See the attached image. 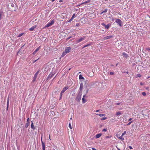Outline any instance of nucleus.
Segmentation results:
<instances>
[{"label": "nucleus", "mask_w": 150, "mask_h": 150, "mask_svg": "<svg viewBox=\"0 0 150 150\" xmlns=\"http://www.w3.org/2000/svg\"><path fill=\"white\" fill-rule=\"evenodd\" d=\"M140 85H143V83H142V82L140 83Z\"/></svg>", "instance_id": "54"}, {"label": "nucleus", "mask_w": 150, "mask_h": 150, "mask_svg": "<svg viewBox=\"0 0 150 150\" xmlns=\"http://www.w3.org/2000/svg\"><path fill=\"white\" fill-rule=\"evenodd\" d=\"M36 25L35 26H33L30 28L29 29V30L30 31H33L34 30V29L36 28Z\"/></svg>", "instance_id": "16"}, {"label": "nucleus", "mask_w": 150, "mask_h": 150, "mask_svg": "<svg viewBox=\"0 0 150 150\" xmlns=\"http://www.w3.org/2000/svg\"><path fill=\"white\" fill-rule=\"evenodd\" d=\"M142 94L143 96H145L146 95V93L145 92H142Z\"/></svg>", "instance_id": "35"}, {"label": "nucleus", "mask_w": 150, "mask_h": 150, "mask_svg": "<svg viewBox=\"0 0 150 150\" xmlns=\"http://www.w3.org/2000/svg\"><path fill=\"white\" fill-rule=\"evenodd\" d=\"M147 50H150V48H147Z\"/></svg>", "instance_id": "57"}, {"label": "nucleus", "mask_w": 150, "mask_h": 150, "mask_svg": "<svg viewBox=\"0 0 150 150\" xmlns=\"http://www.w3.org/2000/svg\"><path fill=\"white\" fill-rule=\"evenodd\" d=\"M110 75H113L114 74V73L113 72H110Z\"/></svg>", "instance_id": "41"}, {"label": "nucleus", "mask_w": 150, "mask_h": 150, "mask_svg": "<svg viewBox=\"0 0 150 150\" xmlns=\"http://www.w3.org/2000/svg\"><path fill=\"white\" fill-rule=\"evenodd\" d=\"M40 47L39 46L38 48H37V49L35 50V51L36 52H37L40 49Z\"/></svg>", "instance_id": "24"}, {"label": "nucleus", "mask_w": 150, "mask_h": 150, "mask_svg": "<svg viewBox=\"0 0 150 150\" xmlns=\"http://www.w3.org/2000/svg\"><path fill=\"white\" fill-rule=\"evenodd\" d=\"M116 22L120 26H122V21L119 19H117Z\"/></svg>", "instance_id": "4"}, {"label": "nucleus", "mask_w": 150, "mask_h": 150, "mask_svg": "<svg viewBox=\"0 0 150 150\" xmlns=\"http://www.w3.org/2000/svg\"><path fill=\"white\" fill-rule=\"evenodd\" d=\"M23 34V33H21V34H20L18 36V37H21V36H22Z\"/></svg>", "instance_id": "27"}, {"label": "nucleus", "mask_w": 150, "mask_h": 150, "mask_svg": "<svg viewBox=\"0 0 150 150\" xmlns=\"http://www.w3.org/2000/svg\"><path fill=\"white\" fill-rule=\"evenodd\" d=\"M67 53L64 51L63 53H62V55H61V57H63Z\"/></svg>", "instance_id": "19"}, {"label": "nucleus", "mask_w": 150, "mask_h": 150, "mask_svg": "<svg viewBox=\"0 0 150 150\" xmlns=\"http://www.w3.org/2000/svg\"><path fill=\"white\" fill-rule=\"evenodd\" d=\"M63 1L62 0H60L59 1V2H62Z\"/></svg>", "instance_id": "58"}, {"label": "nucleus", "mask_w": 150, "mask_h": 150, "mask_svg": "<svg viewBox=\"0 0 150 150\" xmlns=\"http://www.w3.org/2000/svg\"><path fill=\"white\" fill-rule=\"evenodd\" d=\"M111 21L112 22H114V19L113 18H112L111 19Z\"/></svg>", "instance_id": "50"}, {"label": "nucleus", "mask_w": 150, "mask_h": 150, "mask_svg": "<svg viewBox=\"0 0 150 150\" xmlns=\"http://www.w3.org/2000/svg\"><path fill=\"white\" fill-rule=\"evenodd\" d=\"M113 37V36L112 35H109L108 36H107L106 37H105L103 38V40H105L108 39H110L111 38H112Z\"/></svg>", "instance_id": "6"}, {"label": "nucleus", "mask_w": 150, "mask_h": 150, "mask_svg": "<svg viewBox=\"0 0 150 150\" xmlns=\"http://www.w3.org/2000/svg\"><path fill=\"white\" fill-rule=\"evenodd\" d=\"M132 122V121H131L130 122H129V123H128L127 124V125H130L131 123Z\"/></svg>", "instance_id": "40"}, {"label": "nucleus", "mask_w": 150, "mask_h": 150, "mask_svg": "<svg viewBox=\"0 0 150 150\" xmlns=\"http://www.w3.org/2000/svg\"><path fill=\"white\" fill-rule=\"evenodd\" d=\"M122 55L124 56L126 59L128 58V56L127 54L125 52H124L122 53Z\"/></svg>", "instance_id": "14"}, {"label": "nucleus", "mask_w": 150, "mask_h": 150, "mask_svg": "<svg viewBox=\"0 0 150 150\" xmlns=\"http://www.w3.org/2000/svg\"><path fill=\"white\" fill-rule=\"evenodd\" d=\"M92 149L93 150H96L95 148H92Z\"/></svg>", "instance_id": "56"}, {"label": "nucleus", "mask_w": 150, "mask_h": 150, "mask_svg": "<svg viewBox=\"0 0 150 150\" xmlns=\"http://www.w3.org/2000/svg\"><path fill=\"white\" fill-rule=\"evenodd\" d=\"M39 72V71H38L35 74V76L36 77V76H37V75L38 74V73Z\"/></svg>", "instance_id": "33"}, {"label": "nucleus", "mask_w": 150, "mask_h": 150, "mask_svg": "<svg viewBox=\"0 0 150 150\" xmlns=\"http://www.w3.org/2000/svg\"><path fill=\"white\" fill-rule=\"evenodd\" d=\"M107 119V118L106 117H105L104 118H102L101 120H104Z\"/></svg>", "instance_id": "43"}, {"label": "nucleus", "mask_w": 150, "mask_h": 150, "mask_svg": "<svg viewBox=\"0 0 150 150\" xmlns=\"http://www.w3.org/2000/svg\"><path fill=\"white\" fill-rule=\"evenodd\" d=\"M32 123L31 124V127L32 129L33 130H35V127L34 125H33V123L32 121L31 122Z\"/></svg>", "instance_id": "11"}, {"label": "nucleus", "mask_w": 150, "mask_h": 150, "mask_svg": "<svg viewBox=\"0 0 150 150\" xmlns=\"http://www.w3.org/2000/svg\"><path fill=\"white\" fill-rule=\"evenodd\" d=\"M112 137V136H107L105 137V138L106 139H108V138H111Z\"/></svg>", "instance_id": "30"}, {"label": "nucleus", "mask_w": 150, "mask_h": 150, "mask_svg": "<svg viewBox=\"0 0 150 150\" xmlns=\"http://www.w3.org/2000/svg\"><path fill=\"white\" fill-rule=\"evenodd\" d=\"M129 148L130 149H132V147L131 146H129Z\"/></svg>", "instance_id": "46"}, {"label": "nucleus", "mask_w": 150, "mask_h": 150, "mask_svg": "<svg viewBox=\"0 0 150 150\" xmlns=\"http://www.w3.org/2000/svg\"><path fill=\"white\" fill-rule=\"evenodd\" d=\"M132 118H129V120H128V121H131V120H132Z\"/></svg>", "instance_id": "52"}, {"label": "nucleus", "mask_w": 150, "mask_h": 150, "mask_svg": "<svg viewBox=\"0 0 150 150\" xmlns=\"http://www.w3.org/2000/svg\"><path fill=\"white\" fill-rule=\"evenodd\" d=\"M102 135V134L101 133H99L97 134L96 135V138H99Z\"/></svg>", "instance_id": "15"}, {"label": "nucleus", "mask_w": 150, "mask_h": 150, "mask_svg": "<svg viewBox=\"0 0 150 150\" xmlns=\"http://www.w3.org/2000/svg\"><path fill=\"white\" fill-rule=\"evenodd\" d=\"M1 13H0V20H1Z\"/></svg>", "instance_id": "53"}, {"label": "nucleus", "mask_w": 150, "mask_h": 150, "mask_svg": "<svg viewBox=\"0 0 150 150\" xmlns=\"http://www.w3.org/2000/svg\"><path fill=\"white\" fill-rule=\"evenodd\" d=\"M72 119V116H71V117L70 118V120H71Z\"/></svg>", "instance_id": "61"}, {"label": "nucleus", "mask_w": 150, "mask_h": 150, "mask_svg": "<svg viewBox=\"0 0 150 150\" xmlns=\"http://www.w3.org/2000/svg\"><path fill=\"white\" fill-rule=\"evenodd\" d=\"M36 52H35V51L33 52V55H34V54H36Z\"/></svg>", "instance_id": "48"}, {"label": "nucleus", "mask_w": 150, "mask_h": 150, "mask_svg": "<svg viewBox=\"0 0 150 150\" xmlns=\"http://www.w3.org/2000/svg\"><path fill=\"white\" fill-rule=\"evenodd\" d=\"M73 20V19H72V18H71L68 21L69 22H70L72 20Z\"/></svg>", "instance_id": "42"}, {"label": "nucleus", "mask_w": 150, "mask_h": 150, "mask_svg": "<svg viewBox=\"0 0 150 150\" xmlns=\"http://www.w3.org/2000/svg\"><path fill=\"white\" fill-rule=\"evenodd\" d=\"M107 9H105V10L103 11V12H102L101 13V14H103V13H105V12H107Z\"/></svg>", "instance_id": "25"}, {"label": "nucleus", "mask_w": 150, "mask_h": 150, "mask_svg": "<svg viewBox=\"0 0 150 150\" xmlns=\"http://www.w3.org/2000/svg\"><path fill=\"white\" fill-rule=\"evenodd\" d=\"M41 141L42 149V150H45V142L42 141V136H41Z\"/></svg>", "instance_id": "2"}, {"label": "nucleus", "mask_w": 150, "mask_h": 150, "mask_svg": "<svg viewBox=\"0 0 150 150\" xmlns=\"http://www.w3.org/2000/svg\"><path fill=\"white\" fill-rule=\"evenodd\" d=\"M92 44V42H90L89 44H87L83 46V47L82 48H84L85 47H88L91 45Z\"/></svg>", "instance_id": "13"}, {"label": "nucleus", "mask_w": 150, "mask_h": 150, "mask_svg": "<svg viewBox=\"0 0 150 150\" xmlns=\"http://www.w3.org/2000/svg\"><path fill=\"white\" fill-rule=\"evenodd\" d=\"M79 78L80 79H83L84 80V78L83 77L82 75L81 74L79 76Z\"/></svg>", "instance_id": "17"}, {"label": "nucleus", "mask_w": 150, "mask_h": 150, "mask_svg": "<svg viewBox=\"0 0 150 150\" xmlns=\"http://www.w3.org/2000/svg\"><path fill=\"white\" fill-rule=\"evenodd\" d=\"M69 88V87L68 86H66L64 87L62 91L61 92V93H64L66 90L68 89Z\"/></svg>", "instance_id": "7"}, {"label": "nucleus", "mask_w": 150, "mask_h": 150, "mask_svg": "<svg viewBox=\"0 0 150 150\" xmlns=\"http://www.w3.org/2000/svg\"><path fill=\"white\" fill-rule=\"evenodd\" d=\"M37 77V76H36V77L35 76V75H34V78L33 79V82H34L35 80L36 79Z\"/></svg>", "instance_id": "37"}, {"label": "nucleus", "mask_w": 150, "mask_h": 150, "mask_svg": "<svg viewBox=\"0 0 150 150\" xmlns=\"http://www.w3.org/2000/svg\"><path fill=\"white\" fill-rule=\"evenodd\" d=\"M96 115H99L100 117H102L103 116H105V115L104 114H97Z\"/></svg>", "instance_id": "18"}, {"label": "nucleus", "mask_w": 150, "mask_h": 150, "mask_svg": "<svg viewBox=\"0 0 150 150\" xmlns=\"http://www.w3.org/2000/svg\"><path fill=\"white\" fill-rule=\"evenodd\" d=\"M88 89H87L86 90V93H88Z\"/></svg>", "instance_id": "47"}, {"label": "nucleus", "mask_w": 150, "mask_h": 150, "mask_svg": "<svg viewBox=\"0 0 150 150\" xmlns=\"http://www.w3.org/2000/svg\"><path fill=\"white\" fill-rule=\"evenodd\" d=\"M69 128L70 129H72L71 126V125L70 123H69Z\"/></svg>", "instance_id": "34"}, {"label": "nucleus", "mask_w": 150, "mask_h": 150, "mask_svg": "<svg viewBox=\"0 0 150 150\" xmlns=\"http://www.w3.org/2000/svg\"><path fill=\"white\" fill-rule=\"evenodd\" d=\"M29 118H28L27 119V122H29Z\"/></svg>", "instance_id": "51"}, {"label": "nucleus", "mask_w": 150, "mask_h": 150, "mask_svg": "<svg viewBox=\"0 0 150 150\" xmlns=\"http://www.w3.org/2000/svg\"><path fill=\"white\" fill-rule=\"evenodd\" d=\"M86 38V37L85 36H83V37H81L79 39L77 40L76 41V43H79L81 41L84 40Z\"/></svg>", "instance_id": "3"}, {"label": "nucleus", "mask_w": 150, "mask_h": 150, "mask_svg": "<svg viewBox=\"0 0 150 150\" xmlns=\"http://www.w3.org/2000/svg\"><path fill=\"white\" fill-rule=\"evenodd\" d=\"M121 114V113L120 112H117L116 113V115L117 116H119Z\"/></svg>", "instance_id": "23"}, {"label": "nucleus", "mask_w": 150, "mask_h": 150, "mask_svg": "<svg viewBox=\"0 0 150 150\" xmlns=\"http://www.w3.org/2000/svg\"><path fill=\"white\" fill-rule=\"evenodd\" d=\"M71 48L70 47H68L66 48L65 51L67 53L70 52Z\"/></svg>", "instance_id": "5"}, {"label": "nucleus", "mask_w": 150, "mask_h": 150, "mask_svg": "<svg viewBox=\"0 0 150 150\" xmlns=\"http://www.w3.org/2000/svg\"><path fill=\"white\" fill-rule=\"evenodd\" d=\"M91 1L90 0H88L87 1H86L82 3L81 4H86L88 3H89Z\"/></svg>", "instance_id": "20"}, {"label": "nucleus", "mask_w": 150, "mask_h": 150, "mask_svg": "<svg viewBox=\"0 0 150 150\" xmlns=\"http://www.w3.org/2000/svg\"><path fill=\"white\" fill-rule=\"evenodd\" d=\"M123 136H120V137H117L119 138V139H120L122 141H123L124 140V139L123 137H122Z\"/></svg>", "instance_id": "21"}, {"label": "nucleus", "mask_w": 150, "mask_h": 150, "mask_svg": "<svg viewBox=\"0 0 150 150\" xmlns=\"http://www.w3.org/2000/svg\"><path fill=\"white\" fill-rule=\"evenodd\" d=\"M39 59V58H38V59H37V60H35L34 61H33V63H34L35 62H36L37 61V60L38 59Z\"/></svg>", "instance_id": "44"}, {"label": "nucleus", "mask_w": 150, "mask_h": 150, "mask_svg": "<svg viewBox=\"0 0 150 150\" xmlns=\"http://www.w3.org/2000/svg\"><path fill=\"white\" fill-rule=\"evenodd\" d=\"M150 78V76H149L148 78H147V79H149Z\"/></svg>", "instance_id": "63"}, {"label": "nucleus", "mask_w": 150, "mask_h": 150, "mask_svg": "<svg viewBox=\"0 0 150 150\" xmlns=\"http://www.w3.org/2000/svg\"><path fill=\"white\" fill-rule=\"evenodd\" d=\"M75 13H74L73 15L71 18H72V19H73L75 17Z\"/></svg>", "instance_id": "32"}, {"label": "nucleus", "mask_w": 150, "mask_h": 150, "mask_svg": "<svg viewBox=\"0 0 150 150\" xmlns=\"http://www.w3.org/2000/svg\"><path fill=\"white\" fill-rule=\"evenodd\" d=\"M107 131V129H103L102 131V132H106Z\"/></svg>", "instance_id": "38"}, {"label": "nucleus", "mask_w": 150, "mask_h": 150, "mask_svg": "<svg viewBox=\"0 0 150 150\" xmlns=\"http://www.w3.org/2000/svg\"><path fill=\"white\" fill-rule=\"evenodd\" d=\"M79 23H76V26H79Z\"/></svg>", "instance_id": "45"}, {"label": "nucleus", "mask_w": 150, "mask_h": 150, "mask_svg": "<svg viewBox=\"0 0 150 150\" xmlns=\"http://www.w3.org/2000/svg\"><path fill=\"white\" fill-rule=\"evenodd\" d=\"M30 125L29 122H27L26 124L25 127H27Z\"/></svg>", "instance_id": "28"}, {"label": "nucleus", "mask_w": 150, "mask_h": 150, "mask_svg": "<svg viewBox=\"0 0 150 150\" xmlns=\"http://www.w3.org/2000/svg\"><path fill=\"white\" fill-rule=\"evenodd\" d=\"M9 97H8V99H7V108L8 109V104H9Z\"/></svg>", "instance_id": "22"}, {"label": "nucleus", "mask_w": 150, "mask_h": 150, "mask_svg": "<svg viewBox=\"0 0 150 150\" xmlns=\"http://www.w3.org/2000/svg\"><path fill=\"white\" fill-rule=\"evenodd\" d=\"M120 104V103H116V105H119Z\"/></svg>", "instance_id": "49"}, {"label": "nucleus", "mask_w": 150, "mask_h": 150, "mask_svg": "<svg viewBox=\"0 0 150 150\" xmlns=\"http://www.w3.org/2000/svg\"><path fill=\"white\" fill-rule=\"evenodd\" d=\"M83 83H81L80 84V88H79V90L81 92L82 91L83 88Z\"/></svg>", "instance_id": "9"}, {"label": "nucleus", "mask_w": 150, "mask_h": 150, "mask_svg": "<svg viewBox=\"0 0 150 150\" xmlns=\"http://www.w3.org/2000/svg\"><path fill=\"white\" fill-rule=\"evenodd\" d=\"M49 139H50V140H51V139H50V135H49Z\"/></svg>", "instance_id": "60"}, {"label": "nucleus", "mask_w": 150, "mask_h": 150, "mask_svg": "<svg viewBox=\"0 0 150 150\" xmlns=\"http://www.w3.org/2000/svg\"><path fill=\"white\" fill-rule=\"evenodd\" d=\"M126 133V131H125L122 134V136H123Z\"/></svg>", "instance_id": "36"}, {"label": "nucleus", "mask_w": 150, "mask_h": 150, "mask_svg": "<svg viewBox=\"0 0 150 150\" xmlns=\"http://www.w3.org/2000/svg\"><path fill=\"white\" fill-rule=\"evenodd\" d=\"M51 1H52V2H53L55 0H51Z\"/></svg>", "instance_id": "59"}, {"label": "nucleus", "mask_w": 150, "mask_h": 150, "mask_svg": "<svg viewBox=\"0 0 150 150\" xmlns=\"http://www.w3.org/2000/svg\"><path fill=\"white\" fill-rule=\"evenodd\" d=\"M103 25L105 26V28L106 29H108L110 26V25L109 24H108L107 25H105L104 23L102 24Z\"/></svg>", "instance_id": "8"}, {"label": "nucleus", "mask_w": 150, "mask_h": 150, "mask_svg": "<svg viewBox=\"0 0 150 150\" xmlns=\"http://www.w3.org/2000/svg\"><path fill=\"white\" fill-rule=\"evenodd\" d=\"M72 37V36H70L67 38V40H68Z\"/></svg>", "instance_id": "39"}, {"label": "nucleus", "mask_w": 150, "mask_h": 150, "mask_svg": "<svg viewBox=\"0 0 150 150\" xmlns=\"http://www.w3.org/2000/svg\"><path fill=\"white\" fill-rule=\"evenodd\" d=\"M53 75H54V74H52L51 73V74H50L48 76H49V77H50V78H51L53 76Z\"/></svg>", "instance_id": "29"}, {"label": "nucleus", "mask_w": 150, "mask_h": 150, "mask_svg": "<svg viewBox=\"0 0 150 150\" xmlns=\"http://www.w3.org/2000/svg\"><path fill=\"white\" fill-rule=\"evenodd\" d=\"M49 22L51 24V25H52L54 23V21L53 20H52V21Z\"/></svg>", "instance_id": "26"}, {"label": "nucleus", "mask_w": 150, "mask_h": 150, "mask_svg": "<svg viewBox=\"0 0 150 150\" xmlns=\"http://www.w3.org/2000/svg\"><path fill=\"white\" fill-rule=\"evenodd\" d=\"M51 25L49 22L43 28H48L51 26Z\"/></svg>", "instance_id": "12"}, {"label": "nucleus", "mask_w": 150, "mask_h": 150, "mask_svg": "<svg viewBox=\"0 0 150 150\" xmlns=\"http://www.w3.org/2000/svg\"><path fill=\"white\" fill-rule=\"evenodd\" d=\"M137 77H140L141 76V75L140 74H138L137 75Z\"/></svg>", "instance_id": "31"}, {"label": "nucleus", "mask_w": 150, "mask_h": 150, "mask_svg": "<svg viewBox=\"0 0 150 150\" xmlns=\"http://www.w3.org/2000/svg\"><path fill=\"white\" fill-rule=\"evenodd\" d=\"M86 97V95H84L83 96V97L82 98V103H85L86 101V100H85L84 98L85 97Z\"/></svg>", "instance_id": "10"}, {"label": "nucleus", "mask_w": 150, "mask_h": 150, "mask_svg": "<svg viewBox=\"0 0 150 150\" xmlns=\"http://www.w3.org/2000/svg\"><path fill=\"white\" fill-rule=\"evenodd\" d=\"M99 111H100V110H96V112H99Z\"/></svg>", "instance_id": "55"}, {"label": "nucleus", "mask_w": 150, "mask_h": 150, "mask_svg": "<svg viewBox=\"0 0 150 150\" xmlns=\"http://www.w3.org/2000/svg\"><path fill=\"white\" fill-rule=\"evenodd\" d=\"M62 93H60L61 96H62Z\"/></svg>", "instance_id": "62"}, {"label": "nucleus", "mask_w": 150, "mask_h": 150, "mask_svg": "<svg viewBox=\"0 0 150 150\" xmlns=\"http://www.w3.org/2000/svg\"><path fill=\"white\" fill-rule=\"evenodd\" d=\"M81 92L78 93L75 99L76 101L78 102L80 101L81 98Z\"/></svg>", "instance_id": "1"}]
</instances>
